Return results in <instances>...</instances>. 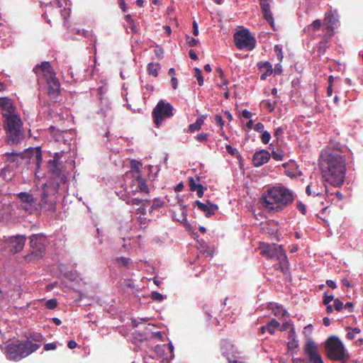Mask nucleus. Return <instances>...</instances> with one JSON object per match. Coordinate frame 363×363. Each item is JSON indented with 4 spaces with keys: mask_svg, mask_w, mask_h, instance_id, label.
Returning a JSON list of instances; mask_svg holds the SVG:
<instances>
[{
    "mask_svg": "<svg viewBox=\"0 0 363 363\" xmlns=\"http://www.w3.org/2000/svg\"><path fill=\"white\" fill-rule=\"evenodd\" d=\"M319 166L325 182L334 186L343 184L346 172L345 160L340 152L325 150L320 157Z\"/></svg>",
    "mask_w": 363,
    "mask_h": 363,
    "instance_id": "obj_1",
    "label": "nucleus"
},
{
    "mask_svg": "<svg viewBox=\"0 0 363 363\" xmlns=\"http://www.w3.org/2000/svg\"><path fill=\"white\" fill-rule=\"evenodd\" d=\"M263 205L270 211L279 212L294 201V193L284 186L269 189L262 195Z\"/></svg>",
    "mask_w": 363,
    "mask_h": 363,
    "instance_id": "obj_2",
    "label": "nucleus"
},
{
    "mask_svg": "<svg viewBox=\"0 0 363 363\" xmlns=\"http://www.w3.org/2000/svg\"><path fill=\"white\" fill-rule=\"evenodd\" d=\"M40 347V344L33 343L30 340H18L5 345L4 354L8 359L18 362L37 351Z\"/></svg>",
    "mask_w": 363,
    "mask_h": 363,
    "instance_id": "obj_3",
    "label": "nucleus"
},
{
    "mask_svg": "<svg viewBox=\"0 0 363 363\" xmlns=\"http://www.w3.org/2000/svg\"><path fill=\"white\" fill-rule=\"evenodd\" d=\"M258 250L262 256L278 261V263L274 264L276 270L286 272L289 269V261L282 245L260 242Z\"/></svg>",
    "mask_w": 363,
    "mask_h": 363,
    "instance_id": "obj_4",
    "label": "nucleus"
},
{
    "mask_svg": "<svg viewBox=\"0 0 363 363\" xmlns=\"http://www.w3.org/2000/svg\"><path fill=\"white\" fill-rule=\"evenodd\" d=\"M33 71L38 76L39 82L43 79L46 82L50 95H55L59 93L60 89V82L48 62H43L40 65H36Z\"/></svg>",
    "mask_w": 363,
    "mask_h": 363,
    "instance_id": "obj_5",
    "label": "nucleus"
},
{
    "mask_svg": "<svg viewBox=\"0 0 363 363\" xmlns=\"http://www.w3.org/2000/svg\"><path fill=\"white\" fill-rule=\"evenodd\" d=\"M22 122L17 114L5 117V128L9 143H18L23 138L21 131Z\"/></svg>",
    "mask_w": 363,
    "mask_h": 363,
    "instance_id": "obj_6",
    "label": "nucleus"
},
{
    "mask_svg": "<svg viewBox=\"0 0 363 363\" xmlns=\"http://www.w3.org/2000/svg\"><path fill=\"white\" fill-rule=\"evenodd\" d=\"M234 43L239 50L252 51L257 44L255 37L247 28L238 30L233 35Z\"/></svg>",
    "mask_w": 363,
    "mask_h": 363,
    "instance_id": "obj_7",
    "label": "nucleus"
},
{
    "mask_svg": "<svg viewBox=\"0 0 363 363\" xmlns=\"http://www.w3.org/2000/svg\"><path fill=\"white\" fill-rule=\"evenodd\" d=\"M325 350L328 358L333 361L342 360L345 355L342 342L335 336H331L328 339Z\"/></svg>",
    "mask_w": 363,
    "mask_h": 363,
    "instance_id": "obj_8",
    "label": "nucleus"
},
{
    "mask_svg": "<svg viewBox=\"0 0 363 363\" xmlns=\"http://www.w3.org/2000/svg\"><path fill=\"white\" fill-rule=\"evenodd\" d=\"M31 253L26 257L28 262L38 260L45 253L46 238L43 235H33L30 238Z\"/></svg>",
    "mask_w": 363,
    "mask_h": 363,
    "instance_id": "obj_9",
    "label": "nucleus"
},
{
    "mask_svg": "<svg viewBox=\"0 0 363 363\" xmlns=\"http://www.w3.org/2000/svg\"><path fill=\"white\" fill-rule=\"evenodd\" d=\"M147 346V350H145V354L143 357L145 363H155L148 362V357H155V359L162 357L167 359V357H164L166 351H169L170 357L172 355L173 346L170 343L155 345L152 340H149Z\"/></svg>",
    "mask_w": 363,
    "mask_h": 363,
    "instance_id": "obj_10",
    "label": "nucleus"
},
{
    "mask_svg": "<svg viewBox=\"0 0 363 363\" xmlns=\"http://www.w3.org/2000/svg\"><path fill=\"white\" fill-rule=\"evenodd\" d=\"M173 116V106L163 100H160L152 111L154 122L157 127H160L162 121Z\"/></svg>",
    "mask_w": 363,
    "mask_h": 363,
    "instance_id": "obj_11",
    "label": "nucleus"
},
{
    "mask_svg": "<svg viewBox=\"0 0 363 363\" xmlns=\"http://www.w3.org/2000/svg\"><path fill=\"white\" fill-rule=\"evenodd\" d=\"M305 354L311 363H324L320 355L316 344L313 341H308L304 347Z\"/></svg>",
    "mask_w": 363,
    "mask_h": 363,
    "instance_id": "obj_12",
    "label": "nucleus"
},
{
    "mask_svg": "<svg viewBox=\"0 0 363 363\" xmlns=\"http://www.w3.org/2000/svg\"><path fill=\"white\" fill-rule=\"evenodd\" d=\"M128 189L132 194H135L137 192L149 193L146 182L140 175H136L135 177L131 178L128 182Z\"/></svg>",
    "mask_w": 363,
    "mask_h": 363,
    "instance_id": "obj_13",
    "label": "nucleus"
},
{
    "mask_svg": "<svg viewBox=\"0 0 363 363\" xmlns=\"http://www.w3.org/2000/svg\"><path fill=\"white\" fill-rule=\"evenodd\" d=\"M18 199L21 201V207L23 210L31 213L33 211L36 210V201L29 193L21 192L18 194Z\"/></svg>",
    "mask_w": 363,
    "mask_h": 363,
    "instance_id": "obj_14",
    "label": "nucleus"
},
{
    "mask_svg": "<svg viewBox=\"0 0 363 363\" xmlns=\"http://www.w3.org/2000/svg\"><path fill=\"white\" fill-rule=\"evenodd\" d=\"M26 242V238L23 235H16L9 238L6 240V247L12 253H16L23 250Z\"/></svg>",
    "mask_w": 363,
    "mask_h": 363,
    "instance_id": "obj_15",
    "label": "nucleus"
},
{
    "mask_svg": "<svg viewBox=\"0 0 363 363\" xmlns=\"http://www.w3.org/2000/svg\"><path fill=\"white\" fill-rule=\"evenodd\" d=\"M271 155L268 150H260L254 153L252 156V164L255 167H259L268 162Z\"/></svg>",
    "mask_w": 363,
    "mask_h": 363,
    "instance_id": "obj_16",
    "label": "nucleus"
},
{
    "mask_svg": "<svg viewBox=\"0 0 363 363\" xmlns=\"http://www.w3.org/2000/svg\"><path fill=\"white\" fill-rule=\"evenodd\" d=\"M0 108L4 118L15 114V108L13 102L7 97L0 98Z\"/></svg>",
    "mask_w": 363,
    "mask_h": 363,
    "instance_id": "obj_17",
    "label": "nucleus"
},
{
    "mask_svg": "<svg viewBox=\"0 0 363 363\" xmlns=\"http://www.w3.org/2000/svg\"><path fill=\"white\" fill-rule=\"evenodd\" d=\"M132 193L128 190H123L117 192V195L119 198L124 201L127 204L132 206H138L140 203L145 204L144 201H142V199L138 198H132Z\"/></svg>",
    "mask_w": 363,
    "mask_h": 363,
    "instance_id": "obj_18",
    "label": "nucleus"
},
{
    "mask_svg": "<svg viewBox=\"0 0 363 363\" xmlns=\"http://www.w3.org/2000/svg\"><path fill=\"white\" fill-rule=\"evenodd\" d=\"M198 209L205 213L206 217H210L214 214L215 211L218 209V206L215 204L202 203L199 201H196L194 204Z\"/></svg>",
    "mask_w": 363,
    "mask_h": 363,
    "instance_id": "obj_19",
    "label": "nucleus"
},
{
    "mask_svg": "<svg viewBox=\"0 0 363 363\" xmlns=\"http://www.w3.org/2000/svg\"><path fill=\"white\" fill-rule=\"evenodd\" d=\"M257 67L264 72L261 74L260 79L265 80L268 76L273 73L272 65L269 62H259L257 63Z\"/></svg>",
    "mask_w": 363,
    "mask_h": 363,
    "instance_id": "obj_20",
    "label": "nucleus"
},
{
    "mask_svg": "<svg viewBox=\"0 0 363 363\" xmlns=\"http://www.w3.org/2000/svg\"><path fill=\"white\" fill-rule=\"evenodd\" d=\"M262 11L263 13L264 18L267 20V21L271 25V26H274V18L272 16V13L270 11V6L268 3H263L260 5Z\"/></svg>",
    "mask_w": 363,
    "mask_h": 363,
    "instance_id": "obj_21",
    "label": "nucleus"
},
{
    "mask_svg": "<svg viewBox=\"0 0 363 363\" xmlns=\"http://www.w3.org/2000/svg\"><path fill=\"white\" fill-rule=\"evenodd\" d=\"M336 22H337V20L334 16H332L325 25V30L329 38L332 37L334 34V26L336 24Z\"/></svg>",
    "mask_w": 363,
    "mask_h": 363,
    "instance_id": "obj_22",
    "label": "nucleus"
},
{
    "mask_svg": "<svg viewBox=\"0 0 363 363\" xmlns=\"http://www.w3.org/2000/svg\"><path fill=\"white\" fill-rule=\"evenodd\" d=\"M40 208H45L46 210L55 211V204L52 202L48 201V195L44 193L43 196L39 203Z\"/></svg>",
    "mask_w": 363,
    "mask_h": 363,
    "instance_id": "obj_23",
    "label": "nucleus"
},
{
    "mask_svg": "<svg viewBox=\"0 0 363 363\" xmlns=\"http://www.w3.org/2000/svg\"><path fill=\"white\" fill-rule=\"evenodd\" d=\"M285 174L291 178H296L301 176L302 173L299 171L296 164L291 163V168L285 170Z\"/></svg>",
    "mask_w": 363,
    "mask_h": 363,
    "instance_id": "obj_24",
    "label": "nucleus"
},
{
    "mask_svg": "<svg viewBox=\"0 0 363 363\" xmlns=\"http://www.w3.org/2000/svg\"><path fill=\"white\" fill-rule=\"evenodd\" d=\"M141 164L136 161H133L131 162V169L132 171L130 173L126 174L125 179H130V177H135L136 175H140V167Z\"/></svg>",
    "mask_w": 363,
    "mask_h": 363,
    "instance_id": "obj_25",
    "label": "nucleus"
},
{
    "mask_svg": "<svg viewBox=\"0 0 363 363\" xmlns=\"http://www.w3.org/2000/svg\"><path fill=\"white\" fill-rule=\"evenodd\" d=\"M346 330V338L350 340H354L357 337V335L361 333V330L359 328H351V327H347L345 328Z\"/></svg>",
    "mask_w": 363,
    "mask_h": 363,
    "instance_id": "obj_26",
    "label": "nucleus"
},
{
    "mask_svg": "<svg viewBox=\"0 0 363 363\" xmlns=\"http://www.w3.org/2000/svg\"><path fill=\"white\" fill-rule=\"evenodd\" d=\"M205 119L204 116H201L196 118V121L195 123H191L189 126V129L191 132H194L196 130H200L201 125L203 123Z\"/></svg>",
    "mask_w": 363,
    "mask_h": 363,
    "instance_id": "obj_27",
    "label": "nucleus"
},
{
    "mask_svg": "<svg viewBox=\"0 0 363 363\" xmlns=\"http://www.w3.org/2000/svg\"><path fill=\"white\" fill-rule=\"evenodd\" d=\"M199 249L201 252L209 257H212L214 252V248L210 247L203 241L199 242Z\"/></svg>",
    "mask_w": 363,
    "mask_h": 363,
    "instance_id": "obj_28",
    "label": "nucleus"
},
{
    "mask_svg": "<svg viewBox=\"0 0 363 363\" xmlns=\"http://www.w3.org/2000/svg\"><path fill=\"white\" fill-rule=\"evenodd\" d=\"M160 69V65L159 63L150 62L147 65V72L149 74L152 75L154 77H157L158 71Z\"/></svg>",
    "mask_w": 363,
    "mask_h": 363,
    "instance_id": "obj_29",
    "label": "nucleus"
},
{
    "mask_svg": "<svg viewBox=\"0 0 363 363\" xmlns=\"http://www.w3.org/2000/svg\"><path fill=\"white\" fill-rule=\"evenodd\" d=\"M279 326V323L276 319H272L267 324V331L271 335H274L275 333V329L278 328Z\"/></svg>",
    "mask_w": 363,
    "mask_h": 363,
    "instance_id": "obj_30",
    "label": "nucleus"
},
{
    "mask_svg": "<svg viewBox=\"0 0 363 363\" xmlns=\"http://www.w3.org/2000/svg\"><path fill=\"white\" fill-rule=\"evenodd\" d=\"M116 263L119 266H123L127 269H133L130 266L133 264L130 262L129 259L125 257H120L116 259Z\"/></svg>",
    "mask_w": 363,
    "mask_h": 363,
    "instance_id": "obj_31",
    "label": "nucleus"
},
{
    "mask_svg": "<svg viewBox=\"0 0 363 363\" xmlns=\"http://www.w3.org/2000/svg\"><path fill=\"white\" fill-rule=\"evenodd\" d=\"M72 32L75 34L81 35L86 38H90L91 40H92V38L94 40H95V37L93 35L92 32H91V31L85 30L84 29H82V30L73 29Z\"/></svg>",
    "mask_w": 363,
    "mask_h": 363,
    "instance_id": "obj_32",
    "label": "nucleus"
},
{
    "mask_svg": "<svg viewBox=\"0 0 363 363\" xmlns=\"http://www.w3.org/2000/svg\"><path fill=\"white\" fill-rule=\"evenodd\" d=\"M44 340V337L39 333H32L29 335L27 340H30L33 342H40Z\"/></svg>",
    "mask_w": 363,
    "mask_h": 363,
    "instance_id": "obj_33",
    "label": "nucleus"
},
{
    "mask_svg": "<svg viewBox=\"0 0 363 363\" xmlns=\"http://www.w3.org/2000/svg\"><path fill=\"white\" fill-rule=\"evenodd\" d=\"M199 181V177H196V179L193 177L189 178V189L191 191L197 190V188H199V186H201V184L198 183Z\"/></svg>",
    "mask_w": 363,
    "mask_h": 363,
    "instance_id": "obj_34",
    "label": "nucleus"
},
{
    "mask_svg": "<svg viewBox=\"0 0 363 363\" xmlns=\"http://www.w3.org/2000/svg\"><path fill=\"white\" fill-rule=\"evenodd\" d=\"M142 201H144L145 204L144 205L143 203L139 204L138 206H140L136 210V212L138 214L145 215L146 214L145 207L150 204V201L147 200V199H145V200L142 199Z\"/></svg>",
    "mask_w": 363,
    "mask_h": 363,
    "instance_id": "obj_35",
    "label": "nucleus"
},
{
    "mask_svg": "<svg viewBox=\"0 0 363 363\" xmlns=\"http://www.w3.org/2000/svg\"><path fill=\"white\" fill-rule=\"evenodd\" d=\"M228 154L235 156L238 160L239 164H241L242 157L239 152L236 149L233 148L230 145H228Z\"/></svg>",
    "mask_w": 363,
    "mask_h": 363,
    "instance_id": "obj_36",
    "label": "nucleus"
},
{
    "mask_svg": "<svg viewBox=\"0 0 363 363\" xmlns=\"http://www.w3.org/2000/svg\"><path fill=\"white\" fill-rule=\"evenodd\" d=\"M195 71V77L196 78L198 81V84L199 86H201L203 84V78L202 76L201 70L197 67L194 69Z\"/></svg>",
    "mask_w": 363,
    "mask_h": 363,
    "instance_id": "obj_37",
    "label": "nucleus"
},
{
    "mask_svg": "<svg viewBox=\"0 0 363 363\" xmlns=\"http://www.w3.org/2000/svg\"><path fill=\"white\" fill-rule=\"evenodd\" d=\"M150 297L153 301L157 302H161L164 300V296L162 294L157 291H152L151 293Z\"/></svg>",
    "mask_w": 363,
    "mask_h": 363,
    "instance_id": "obj_38",
    "label": "nucleus"
},
{
    "mask_svg": "<svg viewBox=\"0 0 363 363\" xmlns=\"http://www.w3.org/2000/svg\"><path fill=\"white\" fill-rule=\"evenodd\" d=\"M322 25L321 21L319 19H317L314 21L310 26L307 27L308 30H310L311 28L313 29V30H317L320 29V26Z\"/></svg>",
    "mask_w": 363,
    "mask_h": 363,
    "instance_id": "obj_39",
    "label": "nucleus"
},
{
    "mask_svg": "<svg viewBox=\"0 0 363 363\" xmlns=\"http://www.w3.org/2000/svg\"><path fill=\"white\" fill-rule=\"evenodd\" d=\"M270 139H271V135L268 131L265 130L263 133H262L261 141L262 142V143L268 144Z\"/></svg>",
    "mask_w": 363,
    "mask_h": 363,
    "instance_id": "obj_40",
    "label": "nucleus"
},
{
    "mask_svg": "<svg viewBox=\"0 0 363 363\" xmlns=\"http://www.w3.org/2000/svg\"><path fill=\"white\" fill-rule=\"evenodd\" d=\"M45 305L49 309H55L57 306V302L56 299L52 298V299L48 300L45 302Z\"/></svg>",
    "mask_w": 363,
    "mask_h": 363,
    "instance_id": "obj_41",
    "label": "nucleus"
},
{
    "mask_svg": "<svg viewBox=\"0 0 363 363\" xmlns=\"http://www.w3.org/2000/svg\"><path fill=\"white\" fill-rule=\"evenodd\" d=\"M274 51L277 54L279 61L281 62L284 58V55L281 48L279 45L274 46Z\"/></svg>",
    "mask_w": 363,
    "mask_h": 363,
    "instance_id": "obj_42",
    "label": "nucleus"
},
{
    "mask_svg": "<svg viewBox=\"0 0 363 363\" xmlns=\"http://www.w3.org/2000/svg\"><path fill=\"white\" fill-rule=\"evenodd\" d=\"M272 158L277 161H281L283 160L284 155L282 151H274L272 152Z\"/></svg>",
    "mask_w": 363,
    "mask_h": 363,
    "instance_id": "obj_43",
    "label": "nucleus"
},
{
    "mask_svg": "<svg viewBox=\"0 0 363 363\" xmlns=\"http://www.w3.org/2000/svg\"><path fill=\"white\" fill-rule=\"evenodd\" d=\"M333 306L337 311H341L343 308V303L338 298L334 299Z\"/></svg>",
    "mask_w": 363,
    "mask_h": 363,
    "instance_id": "obj_44",
    "label": "nucleus"
},
{
    "mask_svg": "<svg viewBox=\"0 0 363 363\" xmlns=\"http://www.w3.org/2000/svg\"><path fill=\"white\" fill-rule=\"evenodd\" d=\"M35 160L36 164L38 167L43 160L42 155H41V152L39 149H36L35 151Z\"/></svg>",
    "mask_w": 363,
    "mask_h": 363,
    "instance_id": "obj_45",
    "label": "nucleus"
},
{
    "mask_svg": "<svg viewBox=\"0 0 363 363\" xmlns=\"http://www.w3.org/2000/svg\"><path fill=\"white\" fill-rule=\"evenodd\" d=\"M273 313L275 315H284L286 313L285 310H284L281 307L276 306L275 308H272Z\"/></svg>",
    "mask_w": 363,
    "mask_h": 363,
    "instance_id": "obj_46",
    "label": "nucleus"
},
{
    "mask_svg": "<svg viewBox=\"0 0 363 363\" xmlns=\"http://www.w3.org/2000/svg\"><path fill=\"white\" fill-rule=\"evenodd\" d=\"M199 43V40L191 36L186 37V44L190 47L196 46Z\"/></svg>",
    "mask_w": 363,
    "mask_h": 363,
    "instance_id": "obj_47",
    "label": "nucleus"
},
{
    "mask_svg": "<svg viewBox=\"0 0 363 363\" xmlns=\"http://www.w3.org/2000/svg\"><path fill=\"white\" fill-rule=\"evenodd\" d=\"M312 187H313L312 184H309L307 186L306 191L308 195L318 196V195L321 194L320 191H313Z\"/></svg>",
    "mask_w": 363,
    "mask_h": 363,
    "instance_id": "obj_48",
    "label": "nucleus"
},
{
    "mask_svg": "<svg viewBox=\"0 0 363 363\" xmlns=\"http://www.w3.org/2000/svg\"><path fill=\"white\" fill-rule=\"evenodd\" d=\"M215 123L220 126L221 128L225 124V121L220 115H216L214 118Z\"/></svg>",
    "mask_w": 363,
    "mask_h": 363,
    "instance_id": "obj_49",
    "label": "nucleus"
},
{
    "mask_svg": "<svg viewBox=\"0 0 363 363\" xmlns=\"http://www.w3.org/2000/svg\"><path fill=\"white\" fill-rule=\"evenodd\" d=\"M264 106L270 113L274 111L275 109L274 103H272L269 101H267L264 103Z\"/></svg>",
    "mask_w": 363,
    "mask_h": 363,
    "instance_id": "obj_50",
    "label": "nucleus"
},
{
    "mask_svg": "<svg viewBox=\"0 0 363 363\" xmlns=\"http://www.w3.org/2000/svg\"><path fill=\"white\" fill-rule=\"evenodd\" d=\"M57 348V344L55 342L47 343L44 345V350L46 351L54 350Z\"/></svg>",
    "mask_w": 363,
    "mask_h": 363,
    "instance_id": "obj_51",
    "label": "nucleus"
},
{
    "mask_svg": "<svg viewBox=\"0 0 363 363\" xmlns=\"http://www.w3.org/2000/svg\"><path fill=\"white\" fill-rule=\"evenodd\" d=\"M285 129L283 127H279L274 130V137L277 139L281 136L284 133Z\"/></svg>",
    "mask_w": 363,
    "mask_h": 363,
    "instance_id": "obj_52",
    "label": "nucleus"
},
{
    "mask_svg": "<svg viewBox=\"0 0 363 363\" xmlns=\"http://www.w3.org/2000/svg\"><path fill=\"white\" fill-rule=\"evenodd\" d=\"M334 300V297L333 295H327L326 293H325L324 294V298H323V303L325 305H328V304H330V303Z\"/></svg>",
    "mask_w": 363,
    "mask_h": 363,
    "instance_id": "obj_53",
    "label": "nucleus"
},
{
    "mask_svg": "<svg viewBox=\"0 0 363 363\" xmlns=\"http://www.w3.org/2000/svg\"><path fill=\"white\" fill-rule=\"evenodd\" d=\"M264 126L263 123H257L254 126V130L259 133H263L264 131Z\"/></svg>",
    "mask_w": 363,
    "mask_h": 363,
    "instance_id": "obj_54",
    "label": "nucleus"
},
{
    "mask_svg": "<svg viewBox=\"0 0 363 363\" xmlns=\"http://www.w3.org/2000/svg\"><path fill=\"white\" fill-rule=\"evenodd\" d=\"M296 207L301 212V213L303 215H305L306 213V206L303 203L298 202L297 203V206Z\"/></svg>",
    "mask_w": 363,
    "mask_h": 363,
    "instance_id": "obj_55",
    "label": "nucleus"
},
{
    "mask_svg": "<svg viewBox=\"0 0 363 363\" xmlns=\"http://www.w3.org/2000/svg\"><path fill=\"white\" fill-rule=\"evenodd\" d=\"M208 135L206 133H201L196 135V138L197 140L200 142H204L206 141L208 139Z\"/></svg>",
    "mask_w": 363,
    "mask_h": 363,
    "instance_id": "obj_56",
    "label": "nucleus"
},
{
    "mask_svg": "<svg viewBox=\"0 0 363 363\" xmlns=\"http://www.w3.org/2000/svg\"><path fill=\"white\" fill-rule=\"evenodd\" d=\"M228 363H245V362L242 361V357H237L231 358V359L228 358Z\"/></svg>",
    "mask_w": 363,
    "mask_h": 363,
    "instance_id": "obj_57",
    "label": "nucleus"
},
{
    "mask_svg": "<svg viewBox=\"0 0 363 363\" xmlns=\"http://www.w3.org/2000/svg\"><path fill=\"white\" fill-rule=\"evenodd\" d=\"M52 4L51 2L45 4V11L43 15L44 18L47 17L48 12L51 13L52 10Z\"/></svg>",
    "mask_w": 363,
    "mask_h": 363,
    "instance_id": "obj_58",
    "label": "nucleus"
},
{
    "mask_svg": "<svg viewBox=\"0 0 363 363\" xmlns=\"http://www.w3.org/2000/svg\"><path fill=\"white\" fill-rule=\"evenodd\" d=\"M163 205V202L160 200H155L154 203L150 207V211H152L155 208L162 206Z\"/></svg>",
    "mask_w": 363,
    "mask_h": 363,
    "instance_id": "obj_59",
    "label": "nucleus"
},
{
    "mask_svg": "<svg viewBox=\"0 0 363 363\" xmlns=\"http://www.w3.org/2000/svg\"><path fill=\"white\" fill-rule=\"evenodd\" d=\"M97 91H98V94H99V96H100V97H101L103 94H106V93L107 92L108 89H107V87H106V86H100V87L97 89Z\"/></svg>",
    "mask_w": 363,
    "mask_h": 363,
    "instance_id": "obj_60",
    "label": "nucleus"
},
{
    "mask_svg": "<svg viewBox=\"0 0 363 363\" xmlns=\"http://www.w3.org/2000/svg\"><path fill=\"white\" fill-rule=\"evenodd\" d=\"M242 116L245 118H250L252 116V113L247 109H244L242 111Z\"/></svg>",
    "mask_w": 363,
    "mask_h": 363,
    "instance_id": "obj_61",
    "label": "nucleus"
},
{
    "mask_svg": "<svg viewBox=\"0 0 363 363\" xmlns=\"http://www.w3.org/2000/svg\"><path fill=\"white\" fill-rule=\"evenodd\" d=\"M204 188L203 186L201 185L199 186V188H197V190H195L194 191H196V194H197V196L199 197V198H201L203 196V193H204Z\"/></svg>",
    "mask_w": 363,
    "mask_h": 363,
    "instance_id": "obj_62",
    "label": "nucleus"
},
{
    "mask_svg": "<svg viewBox=\"0 0 363 363\" xmlns=\"http://www.w3.org/2000/svg\"><path fill=\"white\" fill-rule=\"evenodd\" d=\"M193 34L194 35H199V26L195 21L193 22Z\"/></svg>",
    "mask_w": 363,
    "mask_h": 363,
    "instance_id": "obj_63",
    "label": "nucleus"
},
{
    "mask_svg": "<svg viewBox=\"0 0 363 363\" xmlns=\"http://www.w3.org/2000/svg\"><path fill=\"white\" fill-rule=\"evenodd\" d=\"M343 308H345V309H348L350 312H352L354 305L352 302H347L345 306H343Z\"/></svg>",
    "mask_w": 363,
    "mask_h": 363,
    "instance_id": "obj_64",
    "label": "nucleus"
}]
</instances>
